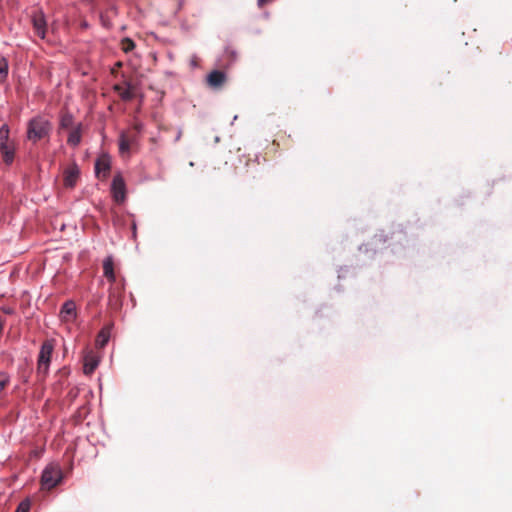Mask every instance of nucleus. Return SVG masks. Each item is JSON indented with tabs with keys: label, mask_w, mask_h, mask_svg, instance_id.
Here are the masks:
<instances>
[{
	"label": "nucleus",
	"mask_w": 512,
	"mask_h": 512,
	"mask_svg": "<svg viewBox=\"0 0 512 512\" xmlns=\"http://www.w3.org/2000/svg\"><path fill=\"white\" fill-rule=\"evenodd\" d=\"M1 311L7 315H13L15 313L14 308L11 307H3L1 308Z\"/></svg>",
	"instance_id": "26"
},
{
	"label": "nucleus",
	"mask_w": 512,
	"mask_h": 512,
	"mask_svg": "<svg viewBox=\"0 0 512 512\" xmlns=\"http://www.w3.org/2000/svg\"><path fill=\"white\" fill-rule=\"evenodd\" d=\"M52 128L49 118L43 115L35 116L27 124V139L33 143L49 139Z\"/></svg>",
	"instance_id": "1"
},
{
	"label": "nucleus",
	"mask_w": 512,
	"mask_h": 512,
	"mask_svg": "<svg viewBox=\"0 0 512 512\" xmlns=\"http://www.w3.org/2000/svg\"><path fill=\"white\" fill-rule=\"evenodd\" d=\"M110 337V328L104 327L101 329V331L98 333L96 338V346L99 348H103L109 340Z\"/></svg>",
	"instance_id": "13"
},
{
	"label": "nucleus",
	"mask_w": 512,
	"mask_h": 512,
	"mask_svg": "<svg viewBox=\"0 0 512 512\" xmlns=\"http://www.w3.org/2000/svg\"><path fill=\"white\" fill-rule=\"evenodd\" d=\"M100 23L106 29H111L112 28L111 19L107 15H105L104 13L100 14Z\"/></svg>",
	"instance_id": "21"
},
{
	"label": "nucleus",
	"mask_w": 512,
	"mask_h": 512,
	"mask_svg": "<svg viewBox=\"0 0 512 512\" xmlns=\"http://www.w3.org/2000/svg\"><path fill=\"white\" fill-rule=\"evenodd\" d=\"M9 127L4 124L0 127V144L9 142Z\"/></svg>",
	"instance_id": "19"
},
{
	"label": "nucleus",
	"mask_w": 512,
	"mask_h": 512,
	"mask_svg": "<svg viewBox=\"0 0 512 512\" xmlns=\"http://www.w3.org/2000/svg\"><path fill=\"white\" fill-rule=\"evenodd\" d=\"M0 64H7L6 59L4 57L0 60Z\"/></svg>",
	"instance_id": "28"
},
{
	"label": "nucleus",
	"mask_w": 512,
	"mask_h": 512,
	"mask_svg": "<svg viewBox=\"0 0 512 512\" xmlns=\"http://www.w3.org/2000/svg\"><path fill=\"white\" fill-rule=\"evenodd\" d=\"M62 480V471L58 465H48L41 476V485L44 489L50 490L57 486Z\"/></svg>",
	"instance_id": "3"
},
{
	"label": "nucleus",
	"mask_w": 512,
	"mask_h": 512,
	"mask_svg": "<svg viewBox=\"0 0 512 512\" xmlns=\"http://www.w3.org/2000/svg\"><path fill=\"white\" fill-rule=\"evenodd\" d=\"M190 64H192V65L197 64V63H196V60H195V59H191Z\"/></svg>",
	"instance_id": "30"
},
{
	"label": "nucleus",
	"mask_w": 512,
	"mask_h": 512,
	"mask_svg": "<svg viewBox=\"0 0 512 512\" xmlns=\"http://www.w3.org/2000/svg\"><path fill=\"white\" fill-rule=\"evenodd\" d=\"M4 323H5V319L0 315V334L2 333Z\"/></svg>",
	"instance_id": "27"
},
{
	"label": "nucleus",
	"mask_w": 512,
	"mask_h": 512,
	"mask_svg": "<svg viewBox=\"0 0 512 512\" xmlns=\"http://www.w3.org/2000/svg\"><path fill=\"white\" fill-rule=\"evenodd\" d=\"M98 365V361L94 358L86 359L84 363V373L85 374H91L96 369Z\"/></svg>",
	"instance_id": "18"
},
{
	"label": "nucleus",
	"mask_w": 512,
	"mask_h": 512,
	"mask_svg": "<svg viewBox=\"0 0 512 512\" xmlns=\"http://www.w3.org/2000/svg\"><path fill=\"white\" fill-rule=\"evenodd\" d=\"M114 64L120 65V64H123V63L121 61H117Z\"/></svg>",
	"instance_id": "32"
},
{
	"label": "nucleus",
	"mask_w": 512,
	"mask_h": 512,
	"mask_svg": "<svg viewBox=\"0 0 512 512\" xmlns=\"http://www.w3.org/2000/svg\"><path fill=\"white\" fill-rule=\"evenodd\" d=\"M76 317V306L72 301H67L63 304L60 310V318L62 321L70 322Z\"/></svg>",
	"instance_id": "10"
},
{
	"label": "nucleus",
	"mask_w": 512,
	"mask_h": 512,
	"mask_svg": "<svg viewBox=\"0 0 512 512\" xmlns=\"http://www.w3.org/2000/svg\"><path fill=\"white\" fill-rule=\"evenodd\" d=\"M111 193L114 201L121 204L126 199V185L120 174L114 176L111 184Z\"/></svg>",
	"instance_id": "4"
},
{
	"label": "nucleus",
	"mask_w": 512,
	"mask_h": 512,
	"mask_svg": "<svg viewBox=\"0 0 512 512\" xmlns=\"http://www.w3.org/2000/svg\"><path fill=\"white\" fill-rule=\"evenodd\" d=\"M110 158L106 155L101 156L95 163V173L97 178L105 179L110 172Z\"/></svg>",
	"instance_id": "8"
},
{
	"label": "nucleus",
	"mask_w": 512,
	"mask_h": 512,
	"mask_svg": "<svg viewBox=\"0 0 512 512\" xmlns=\"http://www.w3.org/2000/svg\"><path fill=\"white\" fill-rule=\"evenodd\" d=\"M14 152H15V145L12 141H9L4 144H0V153L2 155L3 161L6 164H11L13 162Z\"/></svg>",
	"instance_id": "11"
},
{
	"label": "nucleus",
	"mask_w": 512,
	"mask_h": 512,
	"mask_svg": "<svg viewBox=\"0 0 512 512\" xmlns=\"http://www.w3.org/2000/svg\"><path fill=\"white\" fill-rule=\"evenodd\" d=\"M130 139L125 135V134H122L120 136V139H119V150L120 152L123 154V153H127L130 149Z\"/></svg>",
	"instance_id": "17"
},
{
	"label": "nucleus",
	"mask_w": 512,
	"mask_h": 512,
	"mask_svg": "<svg viewBox=\"0 0 512 512\" xmlns=\"http://www.w3.org/2000/svg\"><path fill=\"white\" fill-rule=\"evenodd\" d=\"M53 350L54 340H45L40 348L37 360V373L42 378H45L48 374Z\"/></svg>",
	"instance_id": "2"
},
{
	"label": "nucleus",
	"mask_w": 512,
	"mask_h": 512,
	"mask_svg": "<svg viewBox=\"0 0 512 512\" xmlns=\"http://www.w3.org/2000/svg\"><path fill=\"white\" fill-rule=\"evenodd\" d=\"M81 142V127L80 124L71 130L69 133L67 143L73 147L77 146Z\"/></svg>",
	"instance_id": "14"
},
{
	"label": "nucleus",
	"mask_w": 512,
	"mask_h": 512,
	"mask_svg": "<svg viewBox=\"0 0 512 512\" xmlns=\"http://www.w3.org/2000/svg\"><path fill=\"white\" fill-rule=\"evenodd\" d=\"M103 273L104 276L111 282H116V276L114 273V262L111 256H108L103 261Z\"/></svg>",
	"instance_id": "12"
},
{
	"label": "nucleus",
	"mask_w": 512,
	"mask_h": 512,
	"mask_svg": "<svg viewBox=\"0 0 512 512\" xmlns=\"http://www.w3.org/2000/svg\"><path fill=\"white\" fill-rule=\"evenodd\" d=\"M8 75V66H0V82L4 81Z\"/></svg>",
	"instance_id": "25"
},
{
	"label": "nucleus",
	"mask_w": 512,
	"mask_h": 512,
	"mask_svg": "<svg viewBox=\"0 0 512 512\" xmlns=\"http://www.w3.org/2000/svg\"><path fill=\"white\" fill-rule=\"evenodd\" d=\"M79 178V169L76 164L69 166L64 171L63 182L66 188H73Z\"/></svg>",
	"instance_id": "9"
},
{
	"label": "nucleus",
	"mask_w": 512,
	"mask_h": 512,
	"mask_svg": "<svg viewBox=\"0 0 512 512\" xmlns=\"http://www.w3.org/2000/svg\"><path fill=\"white\" fill-rule=\"evenodd\" d=\"M110 288L108 303L112 310L118 311L122 306V299L124 295V284L112 283Z\"/></svg>",
	"instance_id": "5"
},
{
	"label": "nucleus",
	"mask_w": 512,
	"mask_h": 512,
	"mask_svg": "<svg viewBox=\"0 0 512 512\" xmlns=\"http://www.w3.org/2000/svg\"><path fill=\"white\" fill-rule=\"evenodd\" d=\"M227 81L224 71L213 70L206 77V84L212 89H221Z\"/></svg>",
	"instance_id": "6"
},
{
	"label": "nucleus",
	"mask_w": 512,
	"mask_h": 512,
	"mask_svg": "<svg viewBox=\"0 0 512 512\" xmlns=\"http://www.w3.org/2000/svg\"><path fill=\"white\" fill-rule=\"evenodd\" d=\"M237 60H238L237 51L230 46L226 47L224 50L222 61L235 62Z\"/></svg>",
	"instance_id": "16"
},
{
	"label": "nucleus",
	"mask_w": 512,
	"mask_h": 512,
	"mask_svg": "<svg viewBox=\"0 0 512 512\" xmlns=\"http://www.w3.org/2000/svg\"><path fill=\"white\" fill-rule=\"evenodd\" d=\"M114 89L124 101H129L134 97V93L130 88H123L121 85H116Z\"/></svg>",
	"instance_id": "15"
},
{
	"label": "nucleus",
	"mask_w": 512,
	"mask_h": 512,
	"mask_svg": "<svg viewBox=\"0 0 512 512\" xmlns=\"http://www.w3.org/2000/svg\"><path fill=\"white\" fill-rule=\"evenodd\" d=\"M9 383V377L7 374L1 372L0 373V393L4 390L6 385Z\"/></svg>",
	"instance_id": "24"
},
{
	"label": "nucleus",
	"mask_w": 512,
	"mask_h": 512,
	"mask_svg": "<svg viewBox=\"0 0 512 512\" xmlns=\"http://www.w3.org/2000/svg\"><path fill=\"white\" fill-rule=\"evenodd\" d=\"M135 47V44L134 42L129 39V38H125L123 41H122V48L125 52H129L130 50H132L133 48Z\"/></svg>",
	"instance_id": "22"
},
{
	"label": "nucleus",
	"mask_w": 512,
	"mask_h": 512,
	"mask_svg": "<svg viewBox=\"0 0 512 512\" xmlns=\"http://www.w3.org/2000/svg\"><path fill=\"white\" fill-rule=\"evenodd\" d=\"M30 510V502L28 500L22 501L15 512H29Z\"/></svg>",
	"instance_id": "23"
},
{
	"label": "nucleus",
	"mask_w": 512,
	"mask_h": 512,
	"mask_svg": "<svg viewBox=\"0 0 512 512\" xmlns=\"http://www.w3.org/2000/svg\"><path fill=\"white\" fill-rule=\"evenodd\" d=\"M73 124V117L71 114H63L60 121L61 128H69Z\"/></svg>",
	"instance_id": "20"
},
{
	"label": "nucleus",
	"mask_w": 512,
	"mask_h": 512,
	"mask_svg": "<svg viewBox=\"0 0 512 512\" xmlns=\"http://www.w3.org/2000/svg\"><path fill=\"white\" fill-rule=\"evenodd\" d=\"M111 72H112L113 74H115V73H117V70H116L115 68H112Z\"/></svg>",
	"instance_id": "31"
},
{
	"label": "nucleus",
	"mask_w": 512,
	"mask_h": 512,
	"mask_svg": "<svg viewBox=\"0 0 512 512\" xmlns=\"http://www.w3.org/2000/svg\"><path fill=\"white\" fill-rule=\"evenodd\" d=\"M82 27L87 28L88 27V23L87 22H83L82 23Z\"/></svg>",
	"instance_id": "29"
},
{
	"label": "nucleus",
	"mask_w": 512,
	"mask_h": 512,
	"mask_svg": "<svg viewBox=\"0 0 512 512\" xmlns=\"http://www.w3.org/2000/svg\"><path fill=\"white\" fill-rule=\"evenodd\" d=\"M32 24H33V28H34V31L37 34V36L44 39L45 35H46L47 23H46L45 15L42 11H38L33 14Z\"/></svg>",
	"instance_id": "7"
}]
</instances>
